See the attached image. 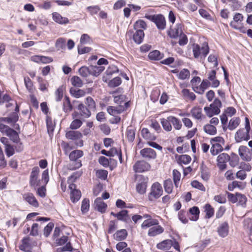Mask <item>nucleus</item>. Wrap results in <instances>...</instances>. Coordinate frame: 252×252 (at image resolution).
<instances>
[{
	"instance_id": "f257e3e1",
	"label": "nucleus",
	"mask_w": 252,
	"mask_h": 252,
	"mask_svg": "<svg viewBox=\"0 0 252 252\" xmlns=\"http://www.w3.org/2000/svg\"><path fill=\"white\" fill-rule=\"evenodd\" d=\"M18 120L19 116L16 112H13L8 117L0 118V122H5L8 124H11L15 129L14 130L7 125L0 123V131L1 133L7 136L10 140L15 143H18L20 141L19 135L20 127L19 124H16Z\"/></svg>"
},
{
	"instance_id": "f03ea898",
	"label": "nucleus",
	"mask_w": 252,
	"mask_h": 252,
	"mask_svg": "<svg viewBox=\"0 0 252 252\" xmlns=\"http://www.w3.org/2000/svg\"><path fill=\"white\" fill-rule=\"evenodd\" d=\"M192 52L193 56L195 59L205 58L209 52V48L208 43L204 42L200 46L198 44H192Z\"/></svg>"
},
{
	"instance_id": "7ed1b4c3",
	"label": "nucleus",
	"mask_w": 252,
	"mask_h": 252,
	"mask_svg": "<svg viewBox=\"0 0 252 252\" xmlns=\"http://www.w3.org/2000/svg\"><path fill=\"white\" fill-rule=\"evenodd\" d=\"M221 107L222 103L220 100L218 98H215L213 102L210 105V107H205L204 110L207 116L211 118L213 115L219 114Z\"/></svg>"
},
{
	"instance_id": "20e7f679",
	"label": "nucleus",
	"mask_w": 252,
	"mask_h": 252,
	"mask_svg": "<svg viewBox=\"0 0 252 252\" xmlns=\"http://www.w3.org/2000/svg\"><path fill=\"white\" fill-rule=\"evenodd\" d=\"M163 193L161 185L158 182H155L151 186V190L148 195L150 201H154L159 198Z\"/></svg>"
},
{
	"instance_id": "39448f33",
	"label": "nucleus",
	"mask_w": 252,
	"mask_h": 252,
	"mask_svg": "<svg viewBox=\"0 0 252 252\" xmlns=\"http://www.w3.org/2000/svg\"><path fill=\"white\" fill-rule=\"evenodd\" d=\"M83 155L84 153L83 151L80 150H75L70 153L69 154L70 160L75 162L74 167L72 169H78L82 166V162L79 158L83 157Z\"/></svg>"
},
{
	"instance_id": "423d86ee",
	"label": "nucleus",
	"mask_w": 252,
	"mask_h": 252,
	"mask_svg": "<svg viewBox=\"0 0 252 252\" xmlns=\"http://www.w3.org/2000/svg\"><path fill=\"white\" fill-rule=\"evenodd\" d=\"M65 137L67 139L72 141L79 140L78 142H75L77 146L82 147L83 146V141L81 139L82 134L79 131L69 130L65 133Z\"/></svg>"
},
{
	"instance_id": "0eeeda50",
	"label": "nucleus",
	"mask_w": 252,
	"mask_h": 252,
	"mask_svg": "<svg viewBox=\"0 0 252 252\" xmlns=\"http://www.w3.org/2000/svg\"><path fill=\"white\" fill-rule=\"evenodd\" d=\"M111 170L117 166L118 161L122 162V154L120 148H111Z\"/></svg>"
},
{
	"instance_id": "6e6552de",
	"label": "nucleus",
	"mask_w": 252,
	"mask_h": 252,
	"mask_svg": "<svg viewBox=\"0 0 252 252\" xmlns=\"http://www.w3.org/2000/svg\"><path fill=\"white\" fill-rule=\"evenodd\" d=\"M123 92V89L121 87L118 88L115 91H111V94L114 98V101L116 104L119 105V107L122 103L124 102L126 98V96L122 94Z\"/></svg>"
},
{
	"instance_id": "1a4fd4ad",
	"label": "nucleus",
	"mask_w": 252,
	"mask_h": 252,
	"mask_svg": "<svg viewBox=\"0 0 252 252\" xmlns=\"http://www.w3.org/2000/svg\"><path fill=\"white\" fill-rule=\"evenodd\" d=\"M39 173L38 167L35 166L32 169L30 177V185L31 187H36L39 185L40 180H38Z\"/></svg>"
},
{
	"instance_id": "9d476101",
	"label": "nucleus",
	"mask_w": 252,
	"mask_h": 252,
	"mask_svg": "<svg viewBox=\"0 0 252 252\" xmlns=\"http://www.w3.org/2000/svg\"><path fill=\"white\" fill-rule=\"evenodd\" d=\"M133 170L136 173H142L149 170L151 166L144 160L137 161L133 165Z\"/></svg>"
},
{
	"instance_id": "9b49d317",
	"label": "nucleus",
	"mask_w": 252,
	"mask_h": 252,
	"mask_svg": "<svg viewBox=\"0 0 252 252\" xmlns=\"http://www.w3.org/2000/svg\"><path fill=\"white\" fill-rule=\"evenodd\" d=\"M234 138L236 143L243 141H248L250 139V132H248L244 128L239 129L236 132Z\"/></svg>"
},
{
	"instance_id": "f8f14e48",
	"label": "nucleus",
	"mask_w": 252,
	"mask_h": 252,
	"mask_svg": "<svg viewBox=\"0 0 252 252\" xmlns=\"http://www.w3.org/2000/svg\"><path fill=\"white\" fill-rule=\"evenodd\" d=\"M148 181V179L147 177H145L143 175L139 176V182L136 187V190L139 193L143 194L146 192Z\"/></svg>"
},
{
	"instance_id": "ddd939ff",
	"label": "nucleus",
	"mask_w": 252,
	"mask_h": 252,
	"mask_svg": "<svg viewBox=\"0 0 252 252\" xmlns=\"http://www.w3.org/2000/svg\"><path fill=\"white\" fill-rule=\"evenodd\" d=\"M230 160V156L226 153H222L219 155L217 158V166L221 170L226 169V162Z\"/></svg>"
},
{
	"instance_id": "4468645a",
	"label": "nucleus",
	"mask_w": 252,
	"mask_h": 252,
	"mask_svg": "<svg viewBox=\"0 0 252 252\" xmlns=\"http://www.w3.org/2000/svg\"><path fill=\"white\" fill-rule=\"evenodd\" d=\"M17 144H18V146H15V147L14 146L11 144L4 147L5 152L7 157H10L13 156L15 154V150L17 152H20L23 150V146L22 143L20 142V141Z\"/></svg>"
},
{
	"instance_id": "2eb2a0df",
	"label": "nucleus",
	"mask_w": 252,
	"mask_h": 252,
	"mask_svg": "<svg viewBox=\"0 0 252 252\" xmlns=\"http://www.w3.org/2000/svg\"><path fill=\"white\" fill-rule=\"evenodd\" d=\"M23 198L26 202L32 207L37 208L39 206L38 201L32 193L27 192L24 193L23 194Z\"/></svg>"
},
{
	"instance_id": "dca6fc26",
	"label": "nucleus",
	"mask_w": 252,
	"mask_h": 252,
	"mask_svg": "<svg viewBox=\"0 0 252 252\" xmlns=\"http://www.w3.org/2000/svg\"><path fill=\"white\" fill-rule=\"evenodd\" d=\"M140 154L143 158L149 160L155 159L157 157L156 151L150 148H145L141 150Z\"/></svg>"
},
{
	"instance_id": "f3484780",
	"label": "nucleus",
	"mask_w": 252,
	"mask_h": 252,
	"mask_svg": "<svg viewBox=\"0 0 252 252\" xmlns=\"http://www.w3.org/2000/svg\"><path fill=\"white\" fill-rule=\"evenodd\" d=\"M183 25L181 24H177L175 27L173 29H171L168 32V35L171 38H177L183 33Z\"/></svg>"
},
{
	"instance_id": "a211bd4d",
	"label": "nucleus",
	"mask_w": 252,
	"mask_h": 252,
	"mask_svg": "<svg viewBox=\"0 0 252 252\" xmlns=\"http://www.w3.org/2000/svg\"><path fill=\"white\" fill-rule=\"evenodd\" d=\"M238 153L242 160L247 161H250L251 160L252 157L248 154V153H249V149L247 146H240L238 150Z\"/></svg>"
},
{
	"instance_id": "6ab92c4d",
	"label": "nucleus",
	"mask_w": 252,
	"mask_h": 252,
	"mask_svg": "<svg viewBox=\"0 0 252 252\" xmlns=\"http://www.w3.org/2000/svg\"><path fill=\"white\" fill-rule=\"evenodd\" d=\"M154 23L156 25L158 29L163 30L166 27V21L164 17L161 14L156 15Z\"/></svg>"
},
{
	"instance_id": "aec40b11",
	"label": "nucleus",
	"mask_w": 252,
	"mask_h": 252,
	"mask_svg": "<svg viewBox=\"0 0 252 252\" xmlns=\"http://www.w3.org/2000/svg\"><path fill=\"white\" fill-rule=\"evenodd\" d=\"M53 20L56 23L61 24L64 25L69 23L68 19L65 17H63L60 13L57 12L52 13Z\"/></svg>"
},
{
	"instance_id": "412c9836",
	"label": "nucleus",
	"mask_w": 252,
	"mask_h": 252,
	"mask_svg": "<svg viewBox=\"0 0 252 252\" xmlns=\"http://www.w3.org/2000/svg\"><path fill=\"white\" fill-rule=\"evenodd\" d=\"M32 247L30 243V239L29 237H24L22 240V244L19 246L20 250L25 252H31Z\"/></svg>"
},
{
	"instance_id": "4be33fe9",
	"label": "nucleus",
	"mask_w": 252,
	"mask_h": 252,
	"mask_svg": "<svg viewBox=\"0 0 252 252\" xmlns=\"http://www.w3.org/2000/svg\"><path fill=\"white\" fill-rule=\"evenodd\" d=\"M78 110L80 116L84 118H88L91 116V110L88 107L83 103H80L78 106Z\"/></svg>"
},
{
	"instance_id": "5701e85b",
	"label": "nucleus",
	"mask_w": 252,
	"mask_h": 252,
	"mask_svg": "<svg viewBox=\"0 0 252 252\" xmlns=\"http://www.w3.org/2000/svg\"><path fill=\"white\" fill-rule=\"evenodd\" d=\"M218 233L220 236L222 238L226 237L228 234L229 226L228 223L224 222L220 224L218 228Z\"/></svg>"
},
{
	"instance_id": "b1692460",
	"label": "nucleus",
	"mask_w": 252,
	"mask_h": 252,
	"mask_svg": "<svg viewBox=\"0 0 252 252\" xmlns=\"http://www.w3.org/2000/svg\"><path fill=\"white\" fill-rule=\"evenodd\" d=\"M73 106L72 105L69 96L65 95L63 101V110L65 113H69L72 111Z\"/></svg>"
},
{
	"instance_id": "393cba45",
	"label": "nucleus",
	"mask_w": 252,
	"mask_h": 252,
	"mask_svg": "<svg viewBox=\"0 0 252 252\" xmlns=\"http://www.w3.org/2000/svg\"><path fill=\"white\" fill-rule=\"evenodd\" d=\"M94 204L95 205V209L99 212L102 213L105 212L107 205L100 197H97L94 200Z\"/></svg>"
},
{
	"instance_id": "a878e982",
	"label": "nucleus",
	"mask_w": 252,
	"mask_h": 252,
	"mask_svg": "<svg viewBox=\"0 0 252 252\" xmlns=\"http://www.w3.org/2000/svg\"><path fill=\"white\" fill-rule=\"evenodd\" d=\"M135 32L133 34V40L138 44H141L143 41L145 36L143 30H135Z\"/></svg>"
},
{
	"instance_id": "bb28decb",
	"label": "nucleus",
	"mask_w": 252,
	"mask_h": 252,
	"mask_svg": "<svg viewBox=\"0 0 252 252\" xmlns=\"http://www.w3.org/2000/svg\"><path fill=\"white\" fill-rule=\"evenodd\" d=\"M127 214L128 211L126 210H122L117 214H115L111 212V215L117 217L118 220L125 222H127L128 220H129V217Z\"/></svg>"
},
{
	"instance_id": "cd10ccee",
	"label": "nucleus",
	"mask_w": 252,
	"mask_h": 252,
	"mask_svg": "<svg viewBox=\"0 0 252 252\" xmlns=\"http://www.w3.org/2000/svg\"><path fill=\"white\" fill-rule=\"evenodd\" d=\"M141 133L142 137L146 140L154 141L157 138L156 136L151 133L147 128H143L141 129Z\"/></svg>"
},
{
	"instance_id": "c85d7f7f",
	"label": "nucleus",
	"mask_w": 252,
	"mask_h": 252,
	"mask_svg": "<svg viewBox=\"0 0 252 252\" xmlns=\"http://www.w3.org/2000/svg\"><path fill=\"white\" fill-rule=\"evenodd\" d=\"M163 57V54L157 50L150 52L148 55V58L151 61H159Z\"/></svg>"
},
{
	"instance_id": "c756f323",
	"label": "nucleus",
	"mask_w": 252,
	"mask_h": 252,
	"mask_svg": "<svg viewBox=\"0 0 252 252\" xmlns=\"http://www.w3.org/2000/svg\"><path fill=\"white\" fill-rule=\"evenodd\" d=\"M172 245V240L167 239L158 243L157 245V248L159 250H169L171 248Z\"/></svg>"
},
{
	"instance_id": "7c9ffc66",
	"label": "nucleus",
	"mask_w": 252,
	"mask_h": 252,
	"mask_svg": "<svg viewBox=\"0 0 252 252\" xmlns=\"http://www.w3.org/2000/svg\"><path fill=\"white\" fill-rule=\"evenodd\" d=\"M127 236V232L126 229H122L118 230L113 235L114 239L117 241H123L125 240Z\"/></svg>"
},
{
	"instance_id": "2f4dec72",
	"label": "nucleus",
	"mask_w": 252,
	"mask_h": 252,
	"mask_svg": "<svg viewBox=\"0 0 252 252\" xmlns=\"http://www.w3.org/2000/svg\"><path fill=\"white\" fill-rule=\"evenodd\" d=\"M164 231L163 228L160 225H157L150 228L148 231L149 236H155L162 233Z\"/></svg>"
},
{
	"instance_id": "473e14b6",
	"label": "nucleus",
	"mask_w": 252,
	"mask_h": 252,
	"mask_svg": "<svg viewBox=\"0 0 252 252\" xmlns=\"http://www.w3.org/2000/svg\"><path fill=\"white\" fill-rule=\"evenodd\" d=\"M65 86L63 85L57 89L55 93L56 101L59 102L63 99L64 92L65 91Z\"/></svg>"
},
{
	"instance_id": "72a5a7b5",
	"label": "nucleus",
	"mask_w": 252,
	"mask_h": 252,
	"mask_svg": "<svg viewBox=\"0 0 252 252\" xmlns=\"http://www.w3.org/2000/svg\"><path fill=\"white\" fill-rule=\"evenodd\" d=\"M169 121L171 122V125H173V127L176 130H180L181 129L182 124L180 120L173 116H169Z\"/></svg>"
},
{
	"instance_id": "f704fd0d",
	"label": "nucleus",
	"mask_w": 252,
	"mask_h": 252,
	"mask_svg": "<svg viewBox=\"0 0 252 252\" xmlns=\"http://www.w3.org/2000/svg\"><path fill=\"white\" fill-rule=\"evenodd\" d=\"M158 224V221L156 219H148L145 220L141 224L142 229H147L151 226L157 225Z\"/></svg>"
},
{
	"instance_id": "c9c22d12",
	"label": "nucleus",
	"mask_w": 252,
	"mask_h": 252,
	"mask_svg": "<svg viewBox=\"0 0 252 252\" xmlns=\"http://www.w3.org/2000/svg\"><path fill=\"white\" fill-rule=\"evenodd\" d=\"M24 83L26 89L30 94H33L35 90L31 79L29 77H24Z\"/></svg>"
},
{
	"instance_id": "e433bc0d",
	"label": "nucleus",
	"mask_w": 252,
	"mask_h": 252,
	"mask_svg": "<svg viewBox=\"0 0 252 252\" xmlns=\"http://www.w3.org/2000/svg\"><path fill=\"white\" fill-rule=\"evenodd\" d=\"M189 212L193 215L190 219L193 221H196L199 219L200 211L197 206H193L189 209Z\"/></svg>"
},
{
	"instance_id": "4c0bfd02",
	"label": "nucleus",
	"mask_w": 252,
	"mask_h": 252,
	"mask_svg": "<svg viewBox=\"0 0 252 252\" xmlns=\"http://www.w3.org/2000/svg\"><path fill=\"white\" fill-rule=\"evenodd\" d=\"M240 123V118L239 117H234L229 121L228 128L229 130H233L239 125Z\"/></svg>"
},
{
	"instance_id": "58836bf2",
	"label": "nucleus",
	"mask_w": 252,
	"mask_h": 252,
	"mask_svg": "<svg viewBox=\"0 0 252 252\" xmlns=\"http://www.w3.org/2000/svg\"><path fill=\"white\" fill-rule=\"evenodd\" d=\"M163 187L166 193L168 194L172 193L173 189V185L171 179H168L164 181Z\"/></svg>"
},
{
	"instance_id": "ea45409f",
	"label": "nucleus",
	"mask_w": 252,
	"mask_h": 252,
	"mask_svg": "<svg viewBox=\"0 0 252 252\" xmlns=\"http://www.w3.org/2000/svg\"><path fill=\"white\" fill-rule=\"evenodd\" d=\"M160 123L163 129L166 131H170L172 130V125L169 121V116L166 118L160 119Z\"/></svg>"
},
{
	"instance_id": "a19ab883",
	"label": "nucleus",
	"mask_w": 252,
	"mask_h": 252,
	"mask_svg": "<svg viewBox=\"0 0 252 252\" xmlns=\"http://www.w3.org/2000/svg\"><path fill=\"white\" fill-rule=\"evenodd\" d=\"M192 116L196 119L201 120L202 119V109L199 107H194L191 110Z\"/></svg>"
},
{
	"instance_id": "79ce46f5",
	"label": "nucleus",
	"mask_w": 252,
	"mask_h": 252,
	"mask_svg": "<svg viewBox=\"0 0 252 252\" xmlns=\"http://www.w3.org/2000/svg\"><path fill=\"white\" fill-rule=\"evenodd\" d=\"M223 150V149L220 143H214L212 144L210 152L212 155L216 156Z\"/></svg>"
},
{
	"instance_id": "37998d69",
	"label": "nucleus",
	"mask_w": 252,
	"mask_h": 252,
	"mask_svg": "<svg viewBox=\"0 0 252 252\" xmlns=\"http://www.w3.org/2000/svg\"><path fill=\"white\" fill-rule=\"evenodd\" d=\"M70 200L73 203L77 202L81 197V192L79 189L70 191Z\"/></svg>"
},
{
	"instance_id": "c03bdc74",
	"label": "nucleus",
	"mask_w": 252,
	"mask_h": 252,
	"mask_svg": "<svg viewBox=\"0 0 252 252\" xmlns=\"http://www.w3.org/2000/svg\"><path fill=\"white\" fill-rule=\"evenodd\" d=\"M90 74L94 76H97L104 70L105 67L101 66H97L92 65L90 66Z\"/></svg>"
},
{
	"instance_id": "a18cd8bd",
	"label": "nucleus",
	"mask_w": 252,
	"mask_h": 252,
	"mask_svg": "<svg viewBox=\"0 0 252 252\" xmlns=\"http://www.w3.org/2000/svg\"><path fill=\"white\" fill-rule=\"evenodd\" d=\"M203 129L206 133L211 135H214L217 133L216 127L211 124L205 125Z\"/></svg>"
},
{
	"instance_id": "49530a36",
	"label": "nucleus",
	"mask_w": 252,
	"mask_h": 252,
	"mask_svg": "<svg viewBox=\"0 0 252 252\" xmlns=\"http://www.w3.org/2000/svg\"><path fill=\"white\" fill-rule=\"evenodd\" d=\"M204 212L206 213L205 218L210 219L214 216V209L210 204H206L204 207Z\"/></svg>"
},
{
	"instance_id": "de8ad7c7",
	"label": "nucleus",
	"mask_w": 252,
	"mask_h": 252,
	"mask_svg": "<svg viewBox=\"0 0 252 252\" xmlns=\"http://www.w3.org/2000/svg\"><path fill=\"white\" fill-rule=\"evenodd\" d=\"M191 160V157L187 155H182L180 156L178 159V163L180 165L182 164H188L189 163Z\"/></svg>"
},
{
	"instance_id": "09e8293b",
	"label": "nucleus",
	"mask_w": 252,
	"mask_h": 252,
	"mask_svg": "<svg viewBox=\"0 0 252 252\" xmlns=\"http://www.w3.org/2000/svg\"><path fill=\"white\" fill-rule=\"evenodd\" d=\"M66 40L63 37L58 38L55 43V46L58 50L64 49L65 48Z\"/></svg>"
},
{
	"instance_id": "8fccbe9b",
	"label": "nucleus",
	"mask_w": 252,
	"mask_h": 252,
	"mask_svg": "<svg viewBox=\"0 0 252 252\" xmlns=\"http://www.w3.org/2000/svg\"><path fill=\"white\" fill-rule=\"evenodd\" d=\"M70 93L72 95L76 98H79L82 97L85 95V92L84 90L78 89L76 90L74 88H71L70 89Z\"/></svg>"
},
{
	"instance_id": "3c124183",
	"label": "nucleus",
	"mask_w": 252,
	"mask_h": 252,
	"mask_svg": "<svg viewBox=\"0 0 252 252\" xmlns=\"http://www.w3.org/2000/svg\"><path fill=\"white\" fill-rule=\"evenodd\" d=\"M126 135L128 140L132 142L135 139V129L132 127H128L126 129Z\"/></svg>"
},
{
	"instance_id": "603ef678",
	"label": "nucleus",
	"mask_w": 252,
	"mask_h": 252,
	"mask_svg": "<svg viewBox=\"0 0 252 252\" xmlns=\"http://www.w3.org/2000/svg\"><path fill=\"white\" fill-rule=\"evenodd\" d=\"M173 179L175 186L178 188L181 179V173L176 169L173 170Z\"/></svg>"
},
{
	"instance_id": "864d4df0",
	"label": "nucleus",
	"mask_w": 252,
	"mask_h": 252,
	"mask_svg": "<svg viewBox=\"0 0 252 252\" xmlns=\"http://www.w3.org/2000/svg\"><path fill=\"white\" fill-rule=\"evenodd\" d=\"M70 81L71 84L76 87H81L83 84L82 80L77 76H73L71 79Z\"/></svg>"
},
{
	"instance_id": "5fc2aeb1",
	"label": "nucleus",
	"mask_w": 252,
	"mask_h": 252,
	"mask_svg": "<svg viewBox=\"0 0 252 252\" xmlns=\"http://www.w3.org/2000/svg\"><path fill=\"white\" fill-rule=\"evenodd\" d=\"M147 25L146 23L142 20L137 21L134 24V29L135 30H143L146 29Z\"/></svg>"
},
{
	"instance_id": "6e6d98bb",
	"label": "nucleus",
	"mask_w": 252,
	"mask_h": 252,
	"mask_svg": "<svg viewBox=\"0 0 252 252\" xmlns=\"http://www.w3.org/2000/svg\"><path fill=\"white\" fill-rule=\"evenodd\" d=\"M90 208V201L89 199L84 198L82 201L81 211L85 214L89 211Z\"/></svg>"
},
{
	"instance_id": "4d7b16f0",
	"label": "nucleus",
	"mask_w": 252,
	"mask_h": 252,
	"mask_svg": "<svg viewBox=\"0 0 252 252\" xmlns=\"http://www.w3.org/2000/svg\"><path fill=\"white\" fill-rule=\"evenodd\" d=\"M61 146L64 154L66 155H68L69 152L74 148L69 143L65 141L62 142Z\"/></svg>"
},
{
	"instance_id": "13d9d810",
	"label": "nucleus",
	"mask_w": 252,
	"mask_h": 252,
	"mask_svg": "<svg viewBox=\"0 0 252 252\" xmlns=\"http://www.w3.org/2000/svg\"><path fill=\"white\" fill-rule=\"evenodd\" d=\"M190 75V72L188 69H183L178 74V78L181 80H185L189 78Z\"/></svg>"
},
{
	"instance_id": "bf43d9fd",
	"label": "nucleus",
	"mask_w": 252,
	"mask_h": 252,
	"mask_svg": "<svg viewBox=\"0 0 252 252\" xmlns=\"http://www.w3.org/2000/svg\"><path fill=\"white\" fill-rule=\"evenodd\" d=\"M54 227V224L53 222H49L44 228L43 235L45 237H48L52 232Z\"/></svg>"
},
{
	"instance_id": "052dcab7",
	"label": "nucleus",
	"mask_w": 252,
	"mask_h": 252,
	"mask_svg": "<svg viewBox=\"0 0 252 252\" xmlns=\"http://www.w3.org/2000/svg\"><path fill=\"white\" fill-rule=\"evenodd\" d=\"M83 123L82 121L79 119H74L70 124L69 128L71 129H77L81 127Z\"/></svg>"
},
{
	"instance_id": "680f3d73",
	"label": "nucleus",
	"mask_w": 252,
	"mask_h": 252,
	"mask_svg": "<svg viewBox=\"0 0 252 252\" xmlns=\"http://www.w3.org/2000/svg\"><path fill=\"white\" fill-rule=\"evenodd\" d=\"M243 19L244 17L242 14L237 13L233 16V21H231L230 23H233L235 25H239L240 23L243 21Z\"/></svg>"
},
{
	"instance_id": "e2e57ef3",
	"label": "nucleus",
	"mask_w": 252,
	"mask_h": 252,
	"mask_svg": "<svg viewBox=\"0 0 252 252\" xmlns=\"http://www.w3.org/2000/svg\"><path fill=\"white\" fill-rule=\"evenodd\" d=\"M182 93L184 97H188L191 100H194L196 98L195 94L193 93L190 92L188 89H183L182 91Z\"/></svg>"
},
{
	"instance_id": "0e129e2a",
	"label": "nucleus",
	"mask_w": 252,
	"mask_h": 252,
	"mask_svg": "<svg viewBox=\"0 0 252 252\" xmlns=\"http://www.w3.org/2000/svg\"><path fill=\"white\" fill-rule=\"evenodd\" d=\"M85 104L86 106L90 109L94 110L95 109V102L90 96L87 97L86 98Z\"/></svg>"
},
{
	"instance_id": "69168bd1",
	"label": "nucleus",
	"mask_w": 252,
	"mask_h": 252,
	"mask_svg": "<svg viewBox=\"0 0 252 252\" xmlns=\"http://www.w3.org/2000/svg\"><path fill=\"white\" fill-rule=\"evenodd\" d=\"M229 164L231 167H235L239 162V157L234 153H232L231 155V158H230Z\"/></svg>"
},
{
	"instance_id": "338daca9",
	"label": "nucleus",
	"mask_w": 252,
	"mask_h": 252,
	"mask_svg": "<svg viewBox=\"0 0 252 252\" xmlns=\"http://www.w3.org/2000/svg\"><path fill=\"white\" fill-rule=\"evenodd\" d=\"M108 171L106 170H98L96 171V176L101 180H105L107 178Z\"/></svg>"
},
{
	"instance_id": "774afa93",
	"label": "nucleus",
	"mask_w": 252,
	"mask_h": 252,
	"mask_svg": "<svg viewBox=\"0 0 252 252\" xmlns=\"http://www.w3.org/2000/svg\"><path fill=\"white\" fill-rule=\"evenodd\" d=\"M79 73L83 77H86L90 74V67L86 66H82L79 69Z\"/></svg>"
}]
</instances>
